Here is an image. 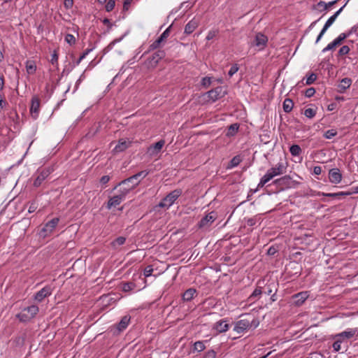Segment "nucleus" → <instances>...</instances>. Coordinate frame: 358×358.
<instances>
[{
  "label": "nucleus",
  "mask_w": 358,
  "mask_h": 358,
  "mask_svg": "<svg viewBox=\"0 0 358 358\" xmlns=\"http://www.w3.org/2000/svg\"><path fill=\"white\" fill-rule=\"evenodd\" d=\"M148 173L145 171H141L127 179H125L116 185L114 189L120 186V194H124V197L139 183L138 178H144L147 176Z\"/></svg>",
  "instance_id": "f257e3e1"
},
{
  "label": "nucleus",
  "mask_w": 358,
  "mask_h": 358,
  "mask_svg": "<svg viewBox=\"0 0 358 358\" xmlns=\"http://www.w3.org/2000/svg\"><path fill=\"white\" fill-rule=\"evenodd\" d=\"M287 166L282 162L278 163L274 167L269 169L266 173L261 178L258 187H263L266 183L273 179L274 177L282 175L286 172Z\"/></svg>",
  "instance_id": "f03ea898"
},
{
  "label": "nucleus",
  "mask_w": 358,
  "mask_h": 358,
  "mask_svg": "<svg viewBox=\"0 0 358 358\" xmlns=\"http://www.w3.org/2000/svg\"><path fill=\"white\" fill-rule=\"evenodd\" d=\"M181 190L176 189L169 193L162 201L159 203V206L161 208H169L174 201L180 196Z\"/></svg>",
  "instance_id": "7ed1b4c3"
},
{
  "label": "nucleus",
  "mask_w": 358,
  "mask_h": 358,
  "mask_svg": "<svg viewBox=\"0 0 358 358\" xmlns=\"http://www.w3.org/2000/svg\"><path fill=\"white\" fill-rule=\"evenodd\" d=\"M38 313V308L36 306H31L23 310V311L18 315V317L21 321L26 322L34 317Z\"/></svg>",
  "instance_id": "20e7f679"
},
{
  "label": "nucleus",
  "mask_w": 358,
  "mask_h": 358,
  "mask_svg": "<svg viewBox=\"0 0 358 358\" xmlns=\"http://www.w3.org/2000/svg\"><path fill=\"white\" fill-rule=\"evenodd\" d=\"M192 6L190 5V3L188 2V1H184L182 2L181 4H180V8L178 10H172L171 12V13L168 16V20H171L172 21V22H174L175 21H177V20H183V17H185L184 15H182L181 17H178L180 14L182 13H180V14H178L177 16L175 17V15L179 11L180 9L181 8H185V9H187L188 8H190ZM189 15H188V17L185 19H184L185 21H187L189 20Z\"/></svg>",
  "instance_id": "39448f33"
},
{
  "label": "nucleus",
  "mask_w": 358,
  "mask_h": 358,
  "mask_svg": "<svg viewBox=\"0 0 358 358\" xmlns=\"http://www.w3.org/2000/svg\"><path fill=\"white\" fill-rule=\"evenodd\" d=\"M268 42L266 36L262 33H257L255 35V40L252 43V45L255 46L258 50L264 49Z\"/></svg>",
  "instance_id": "423d86ee"
},
{
  "label": "nucleus",
  "mask_w": 358,
  "mask_h": 358,
  "mask_svg": "<svg viewBox=\"0 0 358 358\" xmlns=\"http://www.w3.org/2000/svg\"><path fill=\"white\" fill-rule=\"evenodd\" d=\"M131 141L128 138H120L113 148V153L117 154L124 151L131 145Z\"/></svg>",
  "instance_id": "0eeeda50"
},
{
  "label": "nucleus",
  "mask_w": 358,
  "mask_h": 358,
  "mask_svg": "<svg viewBox=\"0 0 358 358\" xmlns=\"http://www.w3.org/2000/svg\"><path fill=\"white\" fill-rule=\"evenodd\" d=\"M225 91L222 89V87H217L207 92V96L208 99L213 102L223 97Z\"/></svg>",
  "instance_id": "6e6552de"
},
{
  "label": "nucleus",
  "mask_w": 358,
  "mask_h": 358,
  "mask_svg": "<svg viewBox=\"0 0 358 358\" xmlns=\"http://www.w3.org/2000/svg\"><path fill=\"white\" fill-rule=\"evenodd\" d=\"M131 317L128 315L124 316L117 325L114 328V334H118L124 331L130 322Z\"/></svg>",
  "instance_id": "1a4fd4ad"
},
{
  "label": "nucleus",
  "mask_w": 358,
  "mask_h": 358,
  "mask_svg": "<svg viewBox=\"0 0 358 358\" xmlns=\"http://www.w3.org/2000/svg\"><path fill=\"white\" fill-rule=\"evenodd\" d=\"M40 108V100L38 97L34 96L31 99L30 107V113L33 118L36 119L38 117Z\"/></svg>",
  "instance_id": "9d476101"
},
{
  "label": "nucleus",
  "mask_w": 358,
  "mask_h": 358,
  "mask_svg": "<svg viewBox=\"0 0 358 358\" xmlns=\"http://www.w3.org/2000/svg\"><path fill=\"white\" fill-rule=\"evenodd\" d=\"M52 294V288L50 286H45L38 292L36 293L34 296L35 300L38 302L42 301L45 297L50 296Z\"/></svg>",
  "instance_id": "9b49d317"
},
{
  "label": "nucleus",
  "mask_w": 358,
  "mask_h": 358,
  "mask_svg": "<svg viewBox=\"0 0 358 358\" xmlns=\"http://www.w3.org/2000/svg\"><path fill=\"white\" fill-rule=\"evenodd\" d=\"M217 218V216L214 212H211L206 215L199 222V227H209Z\"/></svg>",
  "instance_id": "f8f14e48"
},
{
  "label": "nucleus",
  "mask_w": 358,
  "mask_h": 358,
  "mask_svg": "<svg viewBox=\"0 0 358 358\" xmlns=\"http://www.w3.org/2000/svg\"><path fill=\"white\" fill-rule=\"evenodd\" d=\"M59 218L55 217L49 221L43 227V231L45 233V236L50 234L59 223Z\"/></svg>",
  "instance_id": "ddd939ff"
},
{
  "label": "nucleus",
  "mask_w": 358,
  "mask_h": 358,
  "mask_svg": "<svg viewBox=\"0 0 358 358\" xmlns=\"http://www.w3.org/2000/svg\"><path fill=\"white\" fill-rule=\"evenodd\" d=\"M329 178L331 183L338 184L342 180V175L338 169H332L329 171Z\"/></svg>",
  "instance_id": "4468645a"
},
{
  "label": "nucleus",
  "mask_w": 358,
  "mask_h": 358,
  "mask_svg": "<svg viewBox=\"0 0 358 358\" xmlns=\"http://www.w3.org/2000/svg\"><path fill=\"white\" fill-rule=\"evenodd\" d=\"M346 37L345 34H341L334 41L328 44L327 46L324 48L323 52L333 50L338 45H340Z\"/></svg>",
  "instance_id": "2eb2a0df"
},
{
  "label": "nucleus",
  "mask_w": 358,
  "mask_h": 358,
  "mask_svg": "<svg viewBox=\"0 0 358 358\" xmlns=\"http://www.w3.org/2000/svg\"><path fill=\"white\" fill-rule=\"evenodd\" d=\"M250 327V322L248 320H241L236 323L234 327V331L238 334H241Z\"/></svg>",
  "instance_id": "dca6fc26"
},
{
  "label": "nucleus",
  "mask_w": 358,
  "mask_h": 358,
  "mask_svg": "<svg viewBox=\"0 0 358 358\" xmlns=\"http://www.w3.org/2000/svg\"><path fill=\"white\" fill-rule=\"evenodd\" d=\"M337 1H338V0H334V1H331L328 3H326L324 1H321L318 2L315 6V8L317 10L320 11V12L326 10H329L331 8V6H333L335 3H336Z\"/></svg>",
  "instance_id": "f3484780"
},
{
  "label": "nucleus",
  "mask_w": 358,
  "mask_h": 358,
  "mask_svg": "<svg viewBox=\"0 0 358 358\" xmlns=\"http://www.w3.org/2000/svg\"><path fill=\"white\" fill-rule=\"evenodd\" d=\"M50 171L49 169H43L41 171L36 180L34 182V185L35 187H39L43 180L50 175Z\"/></svg>",
  "instance_id": "a211bd4d"
},
{
  "label": "nucleus",
  "mask_w": 358,
  "mask_h": 358,
  "mask_svg": "<svg viewBox=\"0 0 358 358\" xmlns=\"http://www.w3.org/2000/svg\"><path fill=\"white\" fill-rule=\"evenodd\" d=\"M164 144L165 141L164 140H161L150 146L148 149V152L151 155H156L159 152Z\"/></svg>",
  "instance_id": "6ab92c4d"
},
{
  "label": "nucleus",
  "mask_w": 358,
  "mask_h": 358,
  "mask_svg": "<svg viewBox=\"0 0 358 358\" xmlns=\"http://www.w3.org/2000/svg\"><path fill=\"white\" fill-rule=\"evenodd\" d=\"M124 199V194H120L119 195H116V196L111 197L108 202V205H107L108 208H111L112 207H116L122 202V201Z\"/></svg>",
  "instance_id": "aec40b11"
},
{
  "label": "nucleus",
  "mask_w": 358,
  "mask_h": 358,
  "mask_svg": "<svg viewBox=\"0 0 358 358\" xmlns=\"http://www.w3.org/2000/svg\"><path fill=\"white\" fill-rule=\"evenodd\" d=\"M308 297V294L307 292H302L293 296L294 303L298 306H301Z\"/></svg>",
  "instance_id": "412c9836"
},
{
  "label": "nucleus",
  "mask_w": 358,
  "mask_h": 358,
  "mask_svg": "<svg viewBox=\"0 0 358 358\" xmlns=\"http://www.w3.org/2000/svg\"><path fill=\"white\" fill-rule=\"evenodd\" d=\"M229 325L225 320H220L214 324V329L218 333L225 332L228 330Z\"/></svg>",
  "instance_id": "4be33fe9"
},
{
  "label": "nucleus",
  "mask_w": 358,
  "mask_h": 358,
  "mask_svg": "<svg viewBox=\"0 0 358 358\" xmlns=\"http://www.w3.org/2000/svg\"><path fill=\"white\" fill-rule=\"evenodd\" d=\"M356 334L355 329H350L348 331H343L340 334H338L335 336V338H350L355 336Z\"/></svg>",
  "instance_id": "5701e85b"
},
{
  "label": "nucleus",
  "mask_w": 358,
  "mask_h": 358,
  "mask_svg": "<svg viewBox=\"0 0 358 358\" xmlns=\"http://www.w3.org/2000/svg\"><path fill=\"white\" fill-rule=\"evenodd\" d=\"M351 80L350 78H345L342 79L340 84L338 85V88L340 92H343L346 89L349 88L351 85Z\"/></svg>",
  "instance_id": "b1692460"
},
{
  "label": "nucleus",
  "mask_w": 358,
  "mask_h": 358,
  "mask_svg": "<svg viewBox=\"0 0 358 358\" xmlns=\"http://www.w3.org/2000/svg\"><path fill=\"white\" fill-rule=\"evenodd\" d=\"M294 106V103L290 99H285L283 102V110L285 113H289Z\"/></svg>",
  "instance_id": "393cba45"
},
{
  "label": "nucleus",
  "mask_w": 358,
  "mask_h": 358,
  "mask_svg": "<svg viewBox=\"0 0 358 358\" xmlns=\"http://www.w3.org/2000/svg\"><path fill=\"white\" fill-rule=\"evenodd\" d=\"M196 293V290L194 289H189L186 290L182 294V299L184 301H190L193 299L194 295Z\"/></svg>",
  "instance_id": "a878e982"
},
{
  "label": "nucleus",
  "mask_w": 358,
  "mask_h": 358,
  "mask_svg": "<svg viewBox=\"0 0 358 358\" xmlns=\"http://www.w3.org/2000/svg\"><path fill=\"white\" fill-rule=\"evenodd\" d=\"M238 128L239 125L236 123L231 124L227 129V136H232L235 135L237 133Z\"/></svg>",
  "instance_id": "bb28decb"
},
{
  "label": "nucleus",
  "mask_w": 358,
  "mask_h": 358,
  "mask_svg": "<svg viewBox=\"0 0 358 358\" xmlns=\"http://www.w3.org/2000/svg\"><path fill=\"white\" fill-rule=\"evenodd\" d=\"M126 238L123 236H120L115 239L112 243L111 245L114 249H117L120 245L125 243Z\"/></svg>",
  "instance_id": "cd10ccee"
},
{
  "label": "nucleus",
  "mask_w": 358,
  "mask_h": 358,
  "mask_svg": "<svg viewBox=\"0 0 358 358\" xmlns=\"http://www.w3.org/2000/svg\"><path fill=\"white\" fill-rule=\"evenodd\" d=\"M27 71L29 74H33L36 70L35 63L32 61H27L26 63Z\"/></svg>",
  "instance_id": "c85d7f7f"
},
{
  "label": "nucleus",
  "mask_w": 358,
  "mask_h": 358,
  "mask_svg": "<svg viewBox=\"0 0 358 358\" xmlns=\"http://www.w3.org/2000/svg\"><path fill=\"white\" fill-rule=\"evenodd\" d=\"M164 41V40L162 39V38H161L160 36L157 39L155 40L149 47V49H148V51H152V50H154L157 48H158L160 45H161V43Z\"/></svg>",
  "instance_id": "c756f323"
},
{
  "label": "nucleus",
  "mask_w": 358,
  "mask_h": 358,
  "mask_svg": "<svg viewBox=\"0 0 358 358\" xmlns=\"http://www.w3.org/2000/svg\"><path fill=\"white\" fill-rule=\"evenodd\" d=\"M242 161L241 157L239 155L235 156L230 161L228 168H233L238 166L241 162Z\"/></svg>",
  "instance_id": "7c9ffc66"
},
{
  "label": "nucleus",
  "mask_w": 358,
  "mask_h": 358,
  "mask_svg": "<svg viewBox=\"0 0 358 358\" xmlns=\"http://www.w3.org/2000/svg\"><path fill=\"white\" fill-rule=\"evenodd\" d=\"M289 151L293 156H299L301 153V149L298 145H292Z\"/></svg>",
  "instance_id": "2f4dec72"
},
{
  "label": "nucleus",
  "mask_w": 358,
  "mask_h": 358,
  "mask_svg": "<svg viewBox=\"0 0 358 358\" xmlns=\"http://www.w3.org/2000/svg\"><path fill=\"white\" fill-rule=\"evenodd\" d=\"M350 194H351L350 192H337V193L327 194L326 196H329V197H334V198L340 199L341 196H348V195H350Z\"/></svg>",
  "instance_id": "473e14b6"
},
{
  "label": "nucleus",
  "mask_w": 358,
  "mask_h": 358,
  "mask_svg": "<svg viewBox=\"0 0 358 358\" xmlns=\"http://www.w3.org/2000/svg\"><path fill=\"white\" fill-rule=\"evenodd\" d=\"M259 282L258 285H259ZM263 293L262 288L261 286L258 285L257 288L254 290L252 294L250 296V299L255 298L259 296Z\"/></svg>",
  "instance_id": "72a5a7b5"
},
{
  "label": "nucleus",
  "mask_w": 358,
  "mask_h": 358,
  "mask_svg": "<svg viewBox=\"0 0 358 358\" xmlns=\"http://www.w3.org/2000/svg\"><path fill=\"white\" fill-rule=\"evenodd\" d=\"M164 55L165 53L163 50H158L153 55L152 59L155 60V63H157L159 60H160L164 57Z\"/></svg>",
  "instance_id": "f704fd0d"
},
{
  "label": "nucleus",
  "mask_w": 358,
  "mask_h": 358,
  "mask_svg": "<svg viewBox=\"0 0 358 358\" xmlns=\"http://www.w3.org/2000/svg\"><path fill=\"white\" fill-rule=\"evenodd\" d=\"M205 349V345L202 341H196L194 344V350L201 352Z\"/></svg>",
  "instance_id": "c9c22d12"
},
{
  "label": "nucleus",
  "mask_w": 358,
  "mask_h": 358,
  "mask_svg": "<svg viewBox=\"0 0 358 358\" xmlns=\"http://www.w3.org/2000/svg\"><path fill=\"white\" fill-rule=\"evenodd\" d=\"M304 115L308 118H313L316 114V110L313 108H306L303 113Z\"/></svg>",
  "instance_id": "e433bc0d"
},
{
  "label": "nucleus",
  "mask_w": 358,
  "mask_h": 358,
  "mask_svg": "<svg viewBox=\"0 0 358 358\" xmlns=\"http://www.w3.org/2000/svg\"><path fill=\"white\" fill-rule=\"evenodd\" d=\"M65 41L71 45L76 43V38L73 34H67L65 36Z\"/></svg>",
  "instance_id": "4c0bfd02"
},
{
  "label": "nucleus",
  "mask_w": 358,
  "mask_h": 358,
  "mask_svg": "<svg viewBox=\"0 0 358 358\" xmlns=\"http://www.w3.org/2000/svg\"><path fill=\"white\" fill-rule=\"evenodd\" d=\"M196 24H187L185 27V33L187 34L192 33L196 27Z\"/></svg>",
  "instance_id": "58836bf2"
},
{
  "label": "nucleus",
  "mask_w": 358,
  "mask_h": 358,
  "mask_svg": "<svg viewBox=\"0 0 358 358\" xmlns=\"http://www.w3.org/2000/svg\"><path fill=\"white\" fill-rule=\"evenodd\" d=\"M345 5L342 6L341 8H339L333 15L329 17L326 22L327 23H332L335 21L337 16L339 15V13L341 12L343 8H344Z\"/></svg>",
  "instance_id": "ea45409f"
},
{
  "label": "nucleus",
  "mask_w": 358,
  "mask_h": 358,
  "mask_svg": "<svg viewBox=\"0 0 358 358\" xmlns=\"http://www.w3.org/2000/svg\"><path fill=\"white\" fill-rule=\"evenodd\" d=\"M135 287V285L132 282H126L122 285V291L129 292L132 290Z\"/></svg>",
  "instance_id": "a19ab883"
},
{
  "label": "nucleus",
  "mask_w": 358,
  "mask_h": 358,
  "mask_svg": "<svg viewBox=\"0 0 358 358\" xmlns=\"http://www.w3.org/2000/svg\"><path fill=\"white\" fill-rule=\"evenodd\" d=\"M336 134L337 132L336 130L329 129L324 133V137L327 139H331V138L334 137Z\"/></svg>",
  "instance_id": "79ce46f5"
},
{
  "label": "nucleus",
  "mask_w": 358,
  "mask_h": 358,
  "mask_svg": "<svg viewBox=\"0 0 358 358\" xmlns=\"http://www.w3.org/2000/svg\"><path fill=\"white\" fill-rule=\"evenodd\" d=\"M115 6V2L114 0H108L106 2V10L107 11H111L114 8Z\"/></svg>",
  "instance_id": "37998d69"
},
{
  "label": "nucleus",
  "mask_w": 358,
  "mask_h": 358,
  "mask_svg": "<svg viewBox=\"0 0 358 358\" xmlns=\"http://www.w3.org/2000/svg\"><path fill=\"white\" fill-rule=\"evenodd\" d=\"M331 24H325L323 29H322L321 32L320 33L319 36L317 38L316 43H317L323 36V34L325 33V31L328 29V28L330 27Z\"/></svg>",
  "instance_id": "c03bdc74"
},
{
  "label": "nucleus",
  "mask_w": 358,
  "mask_h": 358,
  "mask_svg": "<svg viewBox=\"0 0 358 358\" xmlns=\"http://www.w3.org/2000/svg\"><path fill=\"white\" fill-rule=\"evenodd\" d=\"M317 76L315 73H311L306 79V85H311L316 80Z\"/></svg>",
  "instance_id": "a18cd8bd"
},
{
  "label": "nucleus",
  "mask_w": 358,
  "mask_h": 358,
  "mask_svg": "<svg viewBox=\"0 0 358 358\" xmlns=\"http://www.w3.org/2000/svg\"><path fill=\"white\" fill-rule=\"evenodd\" d=\"M210 83H211V78H210V77H205L201 80V85L205 87H209Z\"/></svg>",
  "instance_id": "49530a36"
},
{
  "label": "nucleus",
  "mask_w": 358,
  "mask_h": 358,
  "mask_svg": "<svg viewBox=\"0 0 358 358\" xmlns=\"http://www.w3.org/2000/svg\"><path fill=\"white\" fill-rule=\"evenodd\" d=\"M153 271L152 266L151 265L147 266L144 269V275L145 277L150 276Z\"/></svg>",
  "instance_id": "de8ad7c7"
},
{
  "label": "nucleus",
  "mask_w": 358,
  "mask_h": 358,
  "mask_svg": "<svg viewBox=\"0 0 358 358\" xmlns=\"http://www.w3.org/2000/svg\"><path fill=\"white\" fill-rule=\"evenodd\" d=\"M238 71V66H237V64H234L233 65L230 70L229 71V76L230 77H231L233 75H234L237 71Z\"/></svg>",
  "instance_id": "09e8293b"
},
{
  "label": "nucleus",
  "mask_w": 358,
  "mask_h": 358,
  "mask_svg": "<svg viewBox=\"0 0 358 358\" xmlns=\"http://www.w3.org/2000/svg\"><path fill=\"white\" fill-rule=\"evenodd\" d=\"M315 93V90L313 87L308 88L305 92V95L307 97L313 96Z\"/></svg>",
  "instance_id": "8fccbe9b"
},
{
  "label": "nucleus",
  "mask_w": 358,
  "mask_h": 358,
  "mask_svg": "<svg viewBox=\"0 0 358 358\" xmlns=\"http://www.w3.org/2000/svg\"><path fill=\"white\" fill-rule=\"evenodd\" d=\"M341 339H338L333 343V348L336 352H338L341 350Z\"/></svg>",
  "instance_id": "3c124183"
},
{
  "label": "nucleus",
  "mask_w": 358,
  "mask_h": 358,
  "mask_svg": "<svg viewBox=\"0 0 358 358\" xmlns=\"http://www.w3.org/2000/svg\"><path fill=\"white\" fill-rule=\"evenodd\" d=\"M215 357H216V352L214 350H208L204 356V358H215Z\"/></svg>",
  "instance_id": "603ef678"
},
{
  "label": "nucleus",
  "mask_w": 358,
  "mask_h": 358,
  "mask_svg": "<svg viewBox=\"0 0 358 358\" xmlns=\"http://www.w3.org/2000/svg\"><path fill=\"white\" fill-rule=\"evenodd\" d=\"M349 51H350L349 47L347 45H344L342 48H341V49L339 50V54L342 55H346L349 52Z\"/></svg>",
  "instance_id": "864d4df0"
},
{
  "label": "nucleus",
  "mask_w": 358,
  "mask_h": 358,
  "mask_svg": "<svg viewBox=\"0 0 358 358\" xmlns=\"http://www.w3.org/2000/svg\"><path fill=\"white\" fill-rule=\"evenodd\" d=\"M307 358H324V356L319 352H313Z\"/></svg>",
  "instance_id": "5fc2aeb1"
},
{
  "label": "nucleus",
  "mask_w": 358,
  "mask_h": 358,
  "mask_svg": "<svg viewBox=\"0 0 358 358\" xmlns=\"http://www.w3.org/2000/svg\"><path fill=\"white\" fill-rule=\"evenodd\" d=\"M37 208V204L35 201L32 202L29 207V213H34Z\"/></svg>",
  "instance_id": "6e6d98bb"
},
{
  "label": "nucleus",
  "mask_w": 358,
  "mask_h": 358,
  "mask_svg": "<svg viewBox=\"0 0 358 358\" xmlns=\"http://www.w3.org/2000/svg\"><path fill=\"white\" fill-rule=\"evenodd\" d=\"M133 0H124L123 9L127 10Z\"/></svg>",
  "instance_id": "4d7b16f0"
},
{
  "label": "nucleus",
  "mask_w": 358,
  "mask_h": 358,
  "mask_svg": "<svg viewBox=\"0 0 358 358\" xmlns=\"http://www.w3.org/2000/svg\"><path fill=\"white\" fill-rule=\"evenodd\" d=\"M57 59H58V55H57L56 51H54V52L52 55L51 63L52 64H55V63L57 62Z\"/></svg>",
  "instance_id": "13d9d810"
},
{
  "label": "nucleus",
  "mask_w": 358,
  "mask_h": 358,
  "mask_svg": "<svg viewBox=\"0 0 358 358\" xmlns=\"http://www.w3.org/2000/svg\"><path fill=\"white\" fill-rule=\"evenodd\" d=\"M110 180V177L108 176H103L100 179V182L101 184H106Z\"/></svg>",
  "instance_id": "bf43d9fd"
},
{
  "label": "nucleus",
  "mask_w": 358,
  "mask_h": 358,
  "mask_svg": "<svg viewBox=\"0 0 358 358\" xmlns=\"http://www.w3.org/2000/svg\"><path fill=\"white\" fill-rule=\"evenodd\" d=\"M170 27H171L167 28L160 36V37L162 38L164 41L169 36Z\"/></svg>",
  "instance_id": "052dcab7"
},
{
  "label": "nucleus",
  "mask_w": 358,
  "mask_h": 358,
  "mask_svg": "<svg viewBox=\"0 0 358 358\" xmlns=\"http://www.w3.org/2000/svg\"><path fill=\"white\" fill-rule=\"evenodd\" d=\"M64 6L69 8L73 6V0H64Z\"/></svg>",
  "instance_id": "680f3d73"
},
{
  "label": "nucleus",
  "mask_w": 358,
  "mask_h": 358,
  "mask_svg": "<svg viewBox=\"0 0 358 358\" xmlns=\"http://www.w3.org/2000/svg\"><path fill=\"white\" fill-rule=\"evenodd\" d=\"M265 294H266L267 295H270L272 294L273 292V289L271 287V286L269 285L266 287V290H265L264 292Z\"/></svg>",
  "instance_id": "e2e57ef3"
},
{
  "label": "nucleus",
  "mask_w": 358,
  "mask_h": 358,
  "mask_svg": "<svg viewBox=\"0 0 358 358\" xmlns=\"http://www.w3.org/2000/svg\"><path fill=\"white\" fill-rule=\"evenodd\" d=\"M4 87V80L3 76L0 74V91L3 89Z\"/></svg>",
  "instance_id": "0e129e2a"
},
{
  "label": "nucleus",
  "mask_w": 358,
  "mask_h": 358,
  "mask_svg": "<svg viewBox=\"0 0 358 358\" xmlns=\"http://www.w3.org/2000/svg\"><path fill=\"white\" fill-rule=\"evenodd\" d=\"M6 105V102L3 99L1 94H0V108H3Z\"/></svg>",
  "instance_id": "69168bd1"
},
{
  "label": "nucleus",
  "mask_w": 358,
  "mask_h": 358,
  "mask_svg": "<svg viewBox=\"0 0 358 358\" xmlns=\"http://www.w3.org/2000/svg\"><path fill=\"white\" fill-rule=\"evenodd\" d=\"M313 171H314V173L319 175L321 173V167L320 166H315Z\"/></svg>",
  "instance_id": "338daca9"
},
{
  "label": "nucleus",
  "mask_w": 358,
  "mask_h": 358,
  "mask_svg": "<svg viewBox=\"0 0 358 358\" xmlns=\"http://www.w3.org/2000/svg\"><path fill=\"white\" fill-rule=\"evenodd\" d=\"M268 253L270 254V255H273L275 253V249H273V248H269L268 250Z\"/></svg>",
  "instance_id": "774afa93"
}]
</instances>
